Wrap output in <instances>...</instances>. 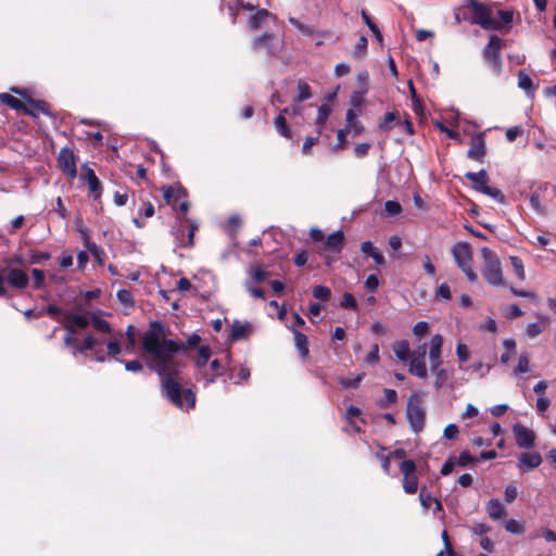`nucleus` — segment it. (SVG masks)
Returning a JSON list of instances; mask_svg holds the SVG:
<instances>
[{"label": "nucleus", "mask_w": 556, "mask_h": 556, "mask_svg": "<svg viewBox=\"0 0 556 556\" xmlns=\"http://www.w3.org/2000/svg\"><path fill=\"white\" fill-rule=\"evenodd\" d=\"M210 367L213 371V376L206 379V384L214 383L216 378L224 374V367L218 359L212 361Z\"/></svg>", "instance_id": "nucleus-47"}, {"label": "nucleus", "mask_w": 556, "mask_h": 556, "mask_svg": "<svg viewBox=\"0 0 556 556\" xmlns=\"http://www.w3.org/2000/svg\"><path fill=\"white\" fill-rule=\"evenodd\" d=\"M349 134V129H339L337 135V143L334 146V150H344L348 144L346 136Z\"/></svg>", "instance_id": "nucleus-59"}, {"label": "nucleus", "mask_w": 556, "mask_h": 556, "mask_svg": "<svg viewBox=\"0 0 556 556\" xmlns=\"http://www.w3.org/2000/svg\"><path fill=\"white\" fill-rule=\"evenodd\" d=\"M435 295L444 301H450L452 299L450 286L446 282L441 283L437 289Z\"/></svg>", "instance_id": "nucleus-62"}, {"label": "nucleus", "mask_w": 556, "mask_h": 556, "mask_svg": "<svg viewBox=\"0 0 556 556\" xmlns=\"http://www.w3.org/2000/svg\"><path fill=\"white\" fill-rule=\"evenodd\" d=\"M454 460L456 463V465L460 466V467H466L468 466L469 464L473 463L477 460L476 457L471 456L467 451H463L458 457H454Z\"/></svg>", "instance_id": "nucleus-55"}, {"label": "nucleus", "mask_w": 556, "mask_h": 556, "mask_svg": "<svg viewBox=\"0 0 556 556\" xmlns=\"http://www.w3.org/2000/svg\"><path fill=\"white\" fill-rule=\"evenodd\" d=\"M510 264L518 279L523 280L526 278L523 262L519 256H510Z\"/></svg>", "instance_id": "nucleus-42"}, {"label": "nucleus", "mask_w": 556, "mask_h": 556, "mask_svg": "<svg viewBox=\"0 0 556 556\" xmlns=\"http://www.w3.org/2000/svg\"><path fill=\"white\" fill-rule=\"evenodd\" d=\"M367 45H368L367 38L364 35H362L358 38V40H357V42H356V45L354 47L353 56L354 58H362V56H364L366 51H367Z\"/></svg>", "instance_id": "nucleus-45"}, {"label": "nucleus", "mask_w": 556, "mask_h": 556, "mask_svg": "<svg viewBox=\"0 0 556 556\" xmlns=\"http://www.w3.org/2000/svg\"><path fill=\"white\" fill-rule=\"evenodd\" d=\"M199 229V224L186 215L176 217L175 236L180 247L192 248L194 245V235Z\"/></svg>", "instance_id": "nucleus-5"}, {"label": "nucleus", "mask_w": 556, "mask_h": 556, "mask_svg": "<svg viewBox=\"0 0 556 556\" xmlns=\"http://www.w3.org/2000/svg\"><path fill=\"white\" fill-rule=\"evenodd\" d=\"M467 157L483 163L486 155L485 138L484 135L479 132L471 137L470 147L467 151Z\"/></svg>", "instance_id": "nucleus-13"}, {"label": "nucleus", "mask_w": 556, "mask_h": 556, "mask_svg": "<svg viewBox=\"0 0 556 556\" xmlns=\"http://www.w3.org/2000/svg\"><path fill=\"white\" fill-rule=\"evenodd\" d=\"M91 323H92L93 328L99 332L111 333V331H112L111 325L109 324V321H106L103 318L93 316L91 319Z\"/></svg>", "instance_id": "nucleus-43"}, {"label": "nucleus", "mask_w": 556, "mask_h": 556, "mask_svg": "<svg viewBox=\"0 0 556 556\" xmlns=\"http://www.w3.org/2000/svg\"><path fill=\"white\" fill-rule=\"evenodd\" d=\"M201 337L191 334L186 343L165 338V328L161 321L154 320L142 337V350L149 356L150 367L162 377V389L168 401L181 407L180 382L178 380V362L175 354L194 349Z\"/></svg>", "instance_id": "nucleus-1"}, {"label": "nucleus", "mask_w": 556, "mask_h": 556, "mask_svg": "<svg viewBox=\"0 0 556 556\" xmlns=\"http://www.w3.org/2000/svg\"><path fill=\"white\" fill-rule=\"evenodd\" d=\"M437 500L435 497H432L431 493L428 491L426 486H422L419 492V501L421 506L425 509H429L431 504Z\"/></svg>", "instance_id": "nucleus-46"}, {"label": "nucleus", "mask_w": 556, "mask_h": 556, "mask_svg": "<svg viewBox=\"0 0 556 556\" xmlns=\"http://www.w3.org/2000/svg\"><path fill=\"white\" fill-rule=\"evenodd\" d=\"M31 275L34 278L33 287L36 290L42 289L45 287V271L38 268H34L31 270Z\"/></svg>", "instance_id": "nucleus-53"}, {"label": "nucleus", "mask_w": 556, "mask_h": 556, "mask_svg": "<svg viewBox=\"0 0 556 556\" xmlns=\"http://www.w3.org/2000/svg\"><path fill=\"white\" fill-rule=\"evenodd\" d=\"M531 207L539 214L545 213V207L541 204L540 194L538 192H533L529 199Z\"/></svg>", "instance_id": "nucleus-60"}, {"label": "nucleus", "mask_w": 556, "mask_h": 556, "mask_svg": "<svg viewBox=\"0 0 556 556\" xmlns=\"http://www.w3.org/2000/svg\"><path fill=\"white\" fill-rule=\"evenodd\" d=\"M498 16L501 21H497L502 24L504 33H507L510 29V25L514 21V11L513 10H500Z\"/></svg>", "instance_id": "nucleus-37"}, {"label": "nucleus", "mask_w": 556, "mask_h": 556, "mask_svg": "<svg viewBox=\"0 0 556 556\" xmlns=\"http://www.w3.org/2000/svg\"><path fill=\"white\" fill-rule=\"evenodd\" d=\"M274 125L280 136L285 137L286 139L292 138V130L289 128V126L287 124V119L282 114H279L275 118Z\"/></svg>", "instance_id": "nucleus-31"}, {"label": "nucleus", "mask_w": 556, "mask_h": 556, "mask_svg": "<svg viewBox=\"0 0 556 556\" xmlns=\"http://www.w3.org/2000/svg\"><path fill=\"white\" fill-rule=\"evenodd\" d=\"M163 192V199L165 203L174 211H178L180 215H187L189 210L188 193L187 190L178 186H163L161 188Z\"/></svg>", "instance_id": "nucleus-6"}, {"label": "nucleus", "mask_w": 556, "mask_h": 556, "mask_svg": "<svg viewBox=\"0 0 556 556\" xmlns=\"http://www.w3.org/2000/svg\"><path fill=\"white\" fill-rule=\"evenodd\" d=\"M58 165L61 170L70 178H75L77 175L76 156L72 149L64 147L60 150L58 156Z\"/></svg>", "instance_id": "nucleus-12"}, {"label": "nucleus", "mask_w": 556, "mask_h": 556, "mask_svg": "<svg viewBox=\"0 0 556 556\" xmlns=\"http://www.w3.org/2000/svg\"><path fill=\"white\" fill-rule=\"evenodd\" d=\"M410 358L408 371L420 379H426L428 377L426 361L422 357L410 356Z\"/></svg>", "instance_id": "nucleus-22"}, {"label": "nucleus", "mask_w": 556, "mask_h": 556, "mask_svg": "<svg viewBox=\"0 0 556 556\" xmlns=\"http://www.w3.org/2000/svg\"><path fill=\"white\" fill-rule=\"evenodd\" d=\"M514 371L516 375H521L529 371V357L527 354H521L519 356L518 365Z\"/></svg>", "instance_id": "nucleus-57"}, {"label": "nucleus", "mask_w": 556, "mask_h": 556, "mask_svg": "<svg viewBox=\"0 0 556 556\" xmlns=\"http://www.w3.org/2000/svg\"><path fill=\"white\" fill-rule=\"evenodd\" d=\"M180 396H181V403L184 404V401H185L188 409L194 408L197 396L192 389L182 390L180 388ZM182 407H184V405L180 408H182Z\"/></svg>", "instance_id": "nucleus-40"}, {"label": "nucleus", "mask_w": 556, "mask_h": 556, "mask_svg": "<svg viewBox=\"0 0 556 556\" xmlns=\"http://www.w3.org/2000/svg\"><path fill=\"white\" fill-rule=\"evenodd\" d=\"M312 97V91L309 85L304 80L298 81V96L295 98V102L301 103Z\"/></svg>", "instance_id": "nucleus-35"}, {"label": "nucleus", "mask_w": 556, "mask_h": 556, "mask_svg": "<svg viewBox=\"0 0 556 556\" xmlns=\"http://www.w3.org/2000/svg\"><path fill=\"white\" fill-rule=\"evenodd\" d=\"M252 331V326L249 323H240L236 320L231 326L230 338L233 341H239L248 337Z\"/></svg>", "instance_id": "nucleus-23"}, {"label": "nucleus", "mask_w": 556, "mask_h": 556, "mask_svg": "<svg viewBox=\"0 0 556 556\" xmlns=\"http://www.w3.org/2000/svg\"><path fill=\"white\" fill-rule=\"evenodd\" d=\"M403 489L407 494H415L418 490V479L415 475L403 477Z\"/></svg>", "instance_id": "nucleus-41"}, {"label": "nucleus", "mask_w": 556, "mask_h": 556, "mask_svg": "<svg viewBox=\"0 0 556 556\" xmlns=\"http://www.w3.org/2000/svg\"><path fill=\"white\" fill-rule=\"evenodd\" d=\"M293 334L294 338V344L299 352V356L302 359H306L309 356V349H308V339L307 336L301 332L300 330L295 329L294 327L289 328Z\"/></svg>", "instance_id": "nucleus-16"}, {"label": "nucleus", "mask_w": 556, "mask_h": 556, "mask_svg": "<svg viewBox=\"0 0 556 556\" xmlns=\"http://www.w3.org/2000/svg\"><path fill=\"white\" fill-rule=\"evenodd\" d=\"M0 102L17 112L24 113V111L26 109V101L23 102L20 99L15 98L14 96L7 93V92H3L0 94Z\"/></svg>", "instance_id": "nucleus-26"}, {"label": "nucleus", "mask_w": 556, "mask_h": 556, "mask_svg": "<svg viewBox=\"0 0 556 556\" xmlns=\"http://www.w3.org/2000/svg\"><path fill=\"white\" fill-rule=\"evenodd\" d=\"M442 345H443V337L441 334L432 336L430 340V349H429V359H430V369L437 370L441 367L442 359Z\"/></svg>", "instance_id": "nucleus-14"}, {"label": "nucleus", "mask_w": 556, "mask_h": 556, "mask_svg": "<svg viewBox=\"0 0 556 556\" xmlns=\"http://www.w3.org/2000/svg\"><path fill=\"white\" fill-rule=\"evenodd\" d=\"M378 287H379V279H378V277L376 275H374V274L369 275L366 278L365 288L369 292L374 293V292L377 291Z\"/></svg>", "instance_id": "nucleus-64"}, {"label": "nucleus", "mask_w": 556, "mask_h": 556, "mask_svg": "<svg viewBox=\"0 0 556 556\" xmlns=\"http://www.w3.org/2000/svg\"><path fill=\"white\" fill-rule=\"evenodd\" d=\"M435 374L434 387L435 389H440L446 382L448 378L447 370L444 368H438L437 370H431Z\"/></svg>", "instance_id": "nucleus-54"}, {"label": "nucleus", "mask_w": 556, "mask_h": 556, "mask_svg": "<svg viewBox=\"0 0 556 556\" xmlns=\"http://www.w3.org/2000/svg\"><path fill=\"white\" fill-rule=\"evenodd\" d=\"M514 437L516 444L521 448H531L534 445L535 434L534 432L520 425L516 424L513 427Z\"/></svg>", "instance_id": "nucleus-15"}, {"label": "nucleus", "mask_w": 556, "mask_h": 556, "mask_svg": "<svg viewBox=\"0 0 556 556\" xmlns=\"http://www.w3.org/2000/svg\"><path fill=\"white\" fill-rule=\"evenodd\" d=\"M400 123V115L396 112H388L384 114L382 121L379 123V129L388 132Z\"/></svg>", "instance_id": "nucleus-29"}, {"label": "nucleus", "mask_w": 556, "mask_h": 556, "mask_svg": "<svg viewBox=\"0 0 556 556\" xmlns=\"http://www.w3.org/2000/svg\"><path fill=\"white\" fill-rule=\"evenodd\" d=\"M406 418L408 420L410 429L415 433H418L424 429L426 413L421 406V399L417 393H413L408 397L406 407Z\"/></svg>", "instance_id": "nucleus-8"}, {"label": "nucleus", "mask_w": 556, "mask_h": 556, "mask_svg": "<svg viewBox=\"0 0 556 556\" xmlns=\"http://www.w3.org/2000/svg\"><path fill=\"white\" fill-rule=\"evenodd\" d=\"M64 329L66 330V334L63 338V343L66 346L74 349V354H76V348L78 345V340L75 338V329L70 324H63Z\"/></svg>", "instance_id": "nucleus-33"}, {"label": "nucleus", "mask_w": 556, "mask_h": 556, "mask_svg": "<svg viewBox=\"0 0 556 556\" xmlns=\"http://www.w3.org/2000/svg\"><path fill=\"white\" fill-rule=\"evenodd\" d=\"M341 307L351 308L355 311L357 308V302L352 293L345 292L341 302Z\"/></svg>", "instance_id": "nucleus-61"}, {"label": "nucleus", "mask_w": 556, "mask_h": 556, "mask_svg": "<svg viewBox=\"0 0 556 556\" xmlns=\"http://www.w3.org/2000/svg\"><path fill=\"white\" fill-rule=\"evenodd\" d=\"M384 399L378 400L377 405L380 408H388L389 406L395 404L397 402V393L394 389L386 388L383 389Z\"/></svg>", "instance_id": "nucleus-32"}, {"label": "nucleus", "mask_w": 556, "mask_h": 556, "mask_svg": "<svg viewBox=\"0 0 556 556\" xmlns=\"http://www.w3.org/2000/svg\"><path fill=\"white\" fill-rule=\"evenodd\" d=\"M465 8L471 10V15L467 18L470 24L479 25L486 30H503L502 24L492 17V10L489 5L478 0H465Z\"/></svg>", "instance_id": "nucleus-2"}, {"label": "nucleus", "mask_w": 556, "mask_h": 556, "mask_svg": "<svg viewBox=\"0 0 556 556\" xmlns=\"http://www.w3.org/2000/svg\"><path fill=\"white\" fill-rule=\"evenodd\" d=\"M0 280L2 287H5V283H8L9 287L21 291L25 290L29 285L28 274L24 269L13 267L10 264L0 267Z\"/></svg>", "instance_id": "nucleus-9"}, {"label": "nucleus", "mask_w": 556, "mask_h": 556, "mask_svg": "<svg viewBox=\"0 0 556 556\" xmlns=\"http://www.w3.org/2000/svg\"><path fill=\"white\" fill-rule=\"evenodd\" d=\"M51 258L49 252L30 251L29 261L31 264H43Z\"/></svg>", "instance_id": "nucleus-49"}, {"label": "nucleus", "mask_w": 556, "mask_h": 556, "mask_svg": "<svg viewBox=\"0 0 556 556\" xmlns=\"http://www.w3.org/2000/svg\"><path fill=\"white\" fill-rule=\"evenodd\" d=\"M503 47L504 40L497 35H491L488 45L482 51L483 59L496 75L501 74L503 68L501 54Z\"/></svg>", "instance_id": "nucleus-7"}, {"label": "nucleus", "mask_w": 556, "mask_h": 556, "mask_svg": "<svg viewBox=\"0 0 556 556\" xmlns=\"http://www.w3.org/2000/svg\"><path fill=\"white\" fill-rule=\"evenodd\" d=\"M117 299L118 301L126 305V306H132L134 305V298L129 290L127 289H121L117 291Z\"/></svg>", "instance_id": "nucleus-56"}, {"label": "nucleus", "mask_w": 556, "mask_h": 556, "mask_svg": "<svg viewBox=\"0 0 556 556\" xmlns=\"http://www.w3.org/2000/svg\"><path fill=\"white\" fill-rule=\"evenodd\" d=\"M519 467H526L528 470L538 468L542 464V456L538 452L521 453L518 457Z\"/></svg>", "instance_id": "nucleus-20"}, {"label": "nucleus", "mask_w": 556, "mask_h": 556, "mask_svg": "<svg viewBox=\"0 0 556 556\" xmlns=\"http://www.w3.org/2000/svg\"><path fill=\"white\" fill-rule=\"evenodd\" d=\"M289 23L291 25H293L296 29H299L305 36L318 35L320 37H329L331 35V33L329 30H321V31L316 33L312 27L305 25L304 23L300 22L295 17H289Z\"/></svg>", "instance_id": "nucleus-25"}, {"label": "nucleus", "mask_w": 556, "mask_h": 556, "mask_svg": "<svg viewBox=\"0 0 556 556\" xmlns=\"http://www.w3.org/2000/svg\"><path fill=\"white\" fill-rule=\"evenodd\" d=\"M313 296L319 301H328L331 296V290L326 286H316L313 288Z\"/></svg>", "instance_id": "nucleus-44"}, {"label": "nucleus", "mask_w": 556, "mask_h": 556, "mask_svg": "<svg viewBox=\"0 0 556 556\" xmlns=\"http://www.w3.org/2000/svg\"><path fill=\"white\" fill-rule=\"evenodd\" d=\"M452 254L457 266L465 273L468 280L471 282L477 281L478 276L472 268V252L470 244L463 241L455 243L452 248Z\"/></svg>", "instance_id": "nucleus-4"}, {"label": "nucleus", "mask_w": 556, "mask_h": 556, "mask_svg": "<svg viewBox=\"0 0 556 556\" xmlns=\"http://www.w3.org/2000/svg\"><path fill=\"white\" fill-rule=\"evenodd\" d=\"M85 169H86V173L83 176V178L87 181L88 187H89V192L92 194L93 199L98 200L102 193L101 182H100L99 178L97 177L96 173L93 172V169H91L87 166H85Z\"/></svg>", "instance_id": "nucleus-17"}, {"label": "nucleus", "mask_w": 556, "mask_h": 556, "mask_svg": "<svg viewBox=\"0 0 556 556\" xmlns=\"http://www.w3.org/2000/svg\"><path fill=\"white\" fill-rule=\"evenodd\" d=\"M505 529L507 532L513 534H521L525 531L523 525L515 519L507 520L505 523Z\"/></svg>", "instance_id": "nucleus-52"}, {"label": "nucleus", "mask_w": 556, "mask_h": 556, "mask_svg": "<svg viewBox=\"0 0 556 556\" xmlns=\"http://www.w3.org/2000/svg\"><path fill=\"white\" fill-rule=\"evenodd\" d=\"M364 376H365V374L362 372V374H358L354 378H339V383L343 388H356V387H358L359 382L363 380Z\"/></svg>", "instance_id": "nucleus-51"}, {"label": "nucleus", "mask_w": 556, "mask_h": 556, "mask_svg": "<svg viewBox=\"0 0 556 556\" xmlns=\"http://www.w3.org/2000/svg\"><path fill=\"white\" fill-rule=\"evenodd\" d=\"M64 324L72 325L74 329H86L88 328L90 320L86 315L67 313L64 316Z\"/></svg>", "instance_id": "nucleus-24"}, {"label": "nucleus", "mask_w": 556, "mask_h": 556, "mask_svg": "<svg viewBox=\"0 0 556 556\" xmlns=\"http://www.w3.org/2000/svg\"><path fill=\"white\" fill-rule=\"evenodd\" d=\"M503 346L505 348L506 351L501 355V362L503 364H507L511 355L516 351V342L513 339H505L503 342Z\"/></svg>", "instance_id": "nucleus-39"}, {"label": "nucleus", "mask_w": 556, "mask_h": 556, "mask_svg": "<svg viewBox=\"0 0 556 556\" xmlns=\"http://www.w3.org/2000/svg\"><path fill=\"white\" fill-rule=\"evenodd\" d=\"M483 190L481 191V193L488 195V197H491L492 199H494L497 203L500 204H505L506 202V197L504 195V193L495 188V187H490L489 185L488 186H483L482 187Z\"/></svg>", "instance_id": "nucleus-36"}, {"label": "nucleus", "mask_w": 556, "mask_h": 556, "mask_svg": "<svg viewBox=\"0 0 556 556\" xmlns=\"http://www.w3.org/2000/svg\"><path fill=\"white\" fill-rule=\"evenodd\" d=\"M251 49L253 52L265 51L266 55L270 58L277 56L280 52L277 38L271 33L256 36L251 42Z\"/></svg>", "instance_id": "nucleus-11"}, {"label": "nucleus", "mask_w": 556, "mask_h": 556, "mask_svg": "<svg viewBox=\"0 0 556 556\" xmlns=\"http://www.w3.org/2000/svg\"><path fill=\"white\" fill-rule=\"evenodd\" d=\"M11 91L26 100V109L24 111L25 115L30 116L34 119H37L40 114L47 115L49 117H55V114L52 112L48 102L33 99L31 97L27 96L26 90L17 87H12Z\"/></svg>", "instance_id": "nucleus-10"}, {"label": "nucleus", "mask_w": 556, "mask_h": 556, "mask_svg": "<svg viewBox=\"0 0 556 556\" xmlns=\"http://www.w3.org/2000/svg\"><path fill=\"white\" fill-rule=\"evenodd\" d=\"M211 354L212 352L208 345L200 346L195 358V366L199 368L204 367L207 364Z\"/></svg>", "instance_id": "nucleus-38"}, {"label": "nucleus", "mask_w": 556, "mask_h": 556, "mask_svg": "<svg viewBox=\"0 0 556 556\" xmlns=\"http://www.w3.org/2000/svg\"><path fill=\"white\" fill-rule=\"evenodd\" d=\"M330 113H331V109L327 104H321L319 106L318 114L316 117V126L318 127V135L321 134L323 127L326 124Z\"/></svg>", "instance_id": "nucleus-34"}, {"label": "nucleus", "mask_w": 556, "mask_h": 556, "mask_svg": "<svg viewBox=\"0 0 556 556\" xmlns=\"http://www.w3.org/2000/svg\"><path fill=\"white\" fill-rule=\"evenodd\" d=\"M429 332V325L427 321H418L413 327V333L416 337H422Z\"/></svg>", "instance_id": "nucleus-63"}, {"label": "nucleus", "mask_w": 556, "mask_h": 556, "mask_svg": "<svg viewBox=\"0 0 556 556\" xmlns=\"http://www.w3.org/2000/svg\"><path fill=\"white\" fill-rule=\"evenodd\" d=\"M393 351L395 356L402 362H407L408 358L412 356L409 343L407 340H401L395 342Z\"/></svg>", "instance_id": "nucleus-28"}, {"label": "nucleus", "mask_w": 556, "mask_h": 556, "mask_svg": "<svg viewBox=\"0 0 556 556\" xmlns=\"http://www.w3.org/2000/svg\"><path fill=\"white\" fill-rule=\"evenodd\" d=\"M416 468V463L413 459H405L400 464V471L403 477L413 476Z\"/></svg>", "instance_id": "nucleus-50"}, {"label": "nucleus", "mask_w": 556, "mask_h": 556, "mask_svg": "<svg viewBox=\"0 0 556 556\" xmlns=\"http://www.w3.org/2000/svg\"><path fill=\"white\" fill-rule=\"evenodd\" d=\"M489 516L496 520L505 516L506 511L503 504L497 498H492L486 504Z\"/></svg>", "instance_id": "nucleus-27"}, {"label": "nucleus", "mask_w": 556, "mask_h": 556, "mask_svg": "<svg viewBox=\"0 0 556 556\" xmlns=\"http://www.w3.org/2000/svg\"><path fill=\"white\" fill-rule=\"evenodd\" d=\"M252 278L255 282H263L269 276V273L264 270L261 266L256 265L251 271Z\"/></svg>", "instance_id": "nucleus-58"}, {"label": "nucleus", "mask_w": 556, "mask_h": 556, "mask_svg": "<svg viewBox=\"0 0 556 556\" xmlns=\"http://www.w3.org/2000/svg\"><path fill=\"white\" fill-rule=\"evenodd\" d=\"M269 17H271L273 20L276 18V16L268 10L257 9L255 14L250 16L248 25L250 29L257 30L267 22Z\"/></svg>", "instance_id": "nucleus-18"}, {"label": "nucleus", "mask_w": 556, "mask_h": 556, "mask_svg": "<svg viewBox=\"0 0 556 556\" xmlns=\"http://www.w3.org/2000/svg\"><path fill=\"white\" fill-rule=\"evenodd\" d=\"M518 87L523 89L530 96H533L536 89L531 77L522 70L518 72Z\"/></svg>", "instance_id": "nucleus-30"}, {"label": "nucleus", "mask_w": 556, "mask_h": 556, "mask_svg": "<svg viewBox=\"0 0 556 556\" xmlns=\"http://www.w3.org/2000/svg\"><path fill=\"white\" fill-rule=\"evenodd\" d=\"M465 178L470 180L473 184V189L479 192L483 190V186H488L489 184V175L485 169H481L477 173L467 172Z\"/></svg>", "instance_id": "nucleus-21"}, {"label": "nucleus", "mask_w": 556, "mask_h": 556, "mask_svg": "<svg viewBox=\"0 0 556 556\" xmlns=\"http://www.w3.org/2000/svg\"><path fill=\"white\" fill-rule=\"evenodd\" d=\"M97 344V340L92 336H87L81 343L78 342L76 353H85L92 350Z\"/></svg>", "instance_id": "nucleus-48"}, {"label": "nucleus", "mask_w": 556, "mask_h": 556, "mask_svg": "<svg viewBox=\"0 0 556 556\" xmlns=\"http://www.w3.org/2000/svg\"><path fill=\"white\" fill-rule=\"evenodd\" d=\"M481 254L484 260L482 276L484 280L492 286H502L504 283L502 266L500 258L489 248H482Z\"/></svg>", "instance_id": "nucleus-3"}, {"label": "nucleus", "mask_w": 556, "mask_h": 556, "mask_svg": "<svg viewBox=\"0 0 556 556\" xmlns=\"http://www.w3.org/2000/svg\"><path fill=\"white\" fill-rule=\"evenodd\" d=\"M344 239L343 231L337 230L327 237L324 243L325 249L334 253H340L343 249Z\"/></svg>", "instance_id": "nucleus-19"}]
</instances>
